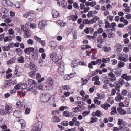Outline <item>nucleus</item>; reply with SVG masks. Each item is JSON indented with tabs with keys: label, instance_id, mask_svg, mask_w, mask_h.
I'll list each match as a JSON object with an SVG mask.
<instances>
[{
	"label": "nucleus",
	"instance_id": "a19ab883",
	"mask_svg": "<svg viewBox=\"0 0 131 131\" xmlns=\"http://www.w3.org/2000/svg\"><path fill=\"white\" fill-rule=\"evenodd\" d=\"M118 59L121 61H123L124 62H126L127 61V59L124 57L121 56H119L118 57Z\"/></svg>",
	"mask_w": 131,
	"mask_h": 131
},
{
	"label": "nucleus",
	"instance_id": "7ed1b4c3",
	"mask_svg": "<svg viewBox=\"0 0 131 131\" xmlns=\"http://www.w3.org/2000/svg\"><path fill=\"white\" fill-rule=\"evenodd\" d=\"M50 95L49 94H42L41 96V99L43 102H47L50 100Z\"/></svg>",
	"mask_w": 131,
	"mask_h": 131
},
{
	"label": "nucleus",
	"instance_id": "aec40b11",
	"mask_svg": "<svg viewBox=\"0 0 131 131\" xmlns=\"http://www.w3.org/2000/svg\"><path fill=\"white\" fill-rule=\"evenodd\" d=\"M116 25V24L115 22H113L111 23L110 25V28L111 29V31H114L115 30V27Z\"/></svg>",
	"mask_w": 131,
	"mask_h": 131
},
{
	"label": "nucleus",
	"instance_id": "4c0bfd02",
	"mask_svg": "<svg viewBox=\"0 0 131 131\" xmlns=\"http://www.w3.org/2000/svg\"><path fill=\"white\" fill-rule=\"evenodd\" d=\"M20 83V89H25L27 86V85L25 83L21 84V83Z\"/></svg>",
	"mask_w": 131,
	"mask_h": 131
},
{
	"label": "nucleus",
	"instance_id": "8fccbe9b",
	"mask_svg": "<svg viewBox=\"0 0 131 131\" xmlns=\"http://www.w3.org/2000/svg\"><path fill=\"white\" fill-rule=\"evenodd\" d=\"M32 58L34 60H36L38 58L37 53H34L32 55Z\"/></svg>",
	"mask_w": 131,
	"mask_h": 131
},
{
	"label": "nucleus",
	"instance_id": "f257e3e1",
	"mask_svg": "<svg viewBox=\"0 0 131 131\" xmlns=\"http://www.w3.org/2000/svg\"><path fill=\"white\" fill-rule=\"evenodd\" d=\"M61 53H58L57 52H53L50 56V58L56 64H58L60 61L62 57Z\"/></svg>",
	"mask_w": 131,
	"mask_h": 131
},
{
	"label": "nucleus",
	"instance_id": "20e7f679",
	"mask_svg": "<svg viewBox=\"0 0 131 131\" xmlns=\"http://www.w3.org/2000/svg\"><path fill=\"white\" fill-rule=\"evenodd\" d=\"M58 72L60 75H62L64 74V64L63 62L60 63L58 68Z\"/></svg>",
	"mask_w": 131,
	"mask_h": 131
},
{
	"label": "nucleus",
	"instance_id": "2eb2a0df",
	"mask_svg": "<svg viewBox=\"0 0 131 131\" xmlns=\"http://www.w3.org/2000/svg\"><path fill=\"white\" fill-rule=\"evenodd\" d=\"M34 50V49L33 47H29L25 49L24 51L25 53H27L28 52H31L33 51Z\"/></svg>",
	"mask_w": 131,
	"mask_h": 131
},
{
	"label": "nucleus",
	"instance_id": "f704fd0d",
	"mask_svg": "<svg viewBox=\"0 0 131 131\" xmlns=\"http://www.w3.org/2000/svg\"><path fill=\"white\" fill-rule=\"evenodd\" d=\"M98 99L97 97H94V102L96 104L100 105L101 104V102L98 100Z\"/></svg>",
	"mask_w": 131,
	"mask_h": 131
},
{
	"label": "nucleus",
	"instance_id": "13d9d810",
	"mask_svg": "<svg viewBox=\"0 0 131 131\" xmlns=\"http://www.w3.org/2000/svg\"><path fill=\"white\" fill-rule=\"evenodd\" d=\"M107 101L111 104H112L114 102L113 98L112 97H109Z\"/></svg>",
	"mask_w": 131,
	"mask_h": 131
},
{
	"label": "nucleus",
	"instance_id": "864d4df0",
	"mask_svg": "<svg viewBox=\"0 0 131 131\" xmlns=\"http://www.w3.org/2000/svg\"><path fill=\"white\" fill-rule=\"evenodd\" d=\"M98 41L100 43H102L103 42V38L102 37L101 35H100L97 39Z\"/></svg>",
	"mask_w": 131,
	"mask_h": 131
},
{
	"label": "nucleus",
	"instance_id": "a18cd8bd",
	"mask_svg": "<svg viewBox=\"0 0 131 131\" xmlns=\"http://www.w3.org/2000/svg\"><path fill=\"white\" fill-rule=\"evenodd\" d=\"M101 26L100 25H99V28L98 29L97 31H96L99 34H100L102 33L103 31V30L102 29L101 27Z\"/></svg>",
	"mask_w": 131,
	"mask_h": 131
},
{
	"label": "nucleus",
	"instance_id": "bf43d9fd",
	"mask_svg": "<svg viewBox=\"0 0 131 131\" xmlns=\"http://www.w3.org/2000/svg\"><path fill=\"white\" fill-rule=\"evenodd\" d=\"M108 37L109 38H111L114 36V34L112 32H110L107 34Z\"/></svg>",
	"mask_w": 131,
	"mask_h": 131
},
{
	"label": "nucleus",
	"instance_id": "0eeeda50",
	"mask_svg": "<svg viewBox=\"0 0 131 131\" xmlns=\"http://www.w3.org/2000/svg\"><path fill=\"white\" fill-rule=\"evenodd\" d=\"M80 8L81 10L83 9V12L86 13L90 9V8L89 7H86L85 5L84 4H80Z\"/></svg>",
	"mask_w": 131,
	"mask_h": 131
},
{
	"label": "nucleus",
	"instance_id": "4d7b16f0",
	"mask_svg": "<svg viewBox=\"0 0 131 131\" xmlns=\"http://www.w3.org/2000/svg\"><path fill=\"white\" fill-rule=\"evenodd\" d=\"M127 93V90L126 89H123L122 91V94L123 95L126 96Z\"/></svg>",
	"mask_w": 131,
	"mask_h": 131
},
{
	"label": "nucleus",
	"instance_id": "c756f323",
	"mask_svg": "<svg viewBox=\"0 0 131 131\" xmlns=\"http://www.w3.org/2000/svg\"><path fill=\"white\" fill-rule=\"evenodd\" d=\"M18 62L19 63H23L24 62V58L22 56L19 57L17 58Z\"/></svg>",
	"mask_w": 131,
	"mask_h": 131
},
{
	"label": "nucleus",
	"instance_id": "774afa93",
	"mask_svg": "<svg viewBox=\"0 0 131 131\" xmlns=\"http://www.w3.org/2000/svg\"><path fill=\"white\" fill-rule=\"evenodd\" d=\"M15 51L18 54H19L21 53V50L19 48H17L16 49Z\"/></svg>",
	"mask_w": 131,
	"mask_h": 131
},
{
	"label": "nucleus",
	"instance_id": "5701e85b",
	"mask_svg": "<svg viewBox=\"0 0 131 131\" xmlns=\"http://www.w3.org/2000/svg\"><path fill=\"white\" fill-rule=\"evenodd\" d=\"M21 114V112L18 111H15L13 113V115L14 116L17 118L19 117Z\"/></svg>",
	"mask_w": 131,
	"mask_h": 131
},
{
	"label": "nucleus",
	"instance_id": "c03bdc74",
	"mask_svg": "<svg viewBox=\"0 0 131 131\" xmlns=\"http://www.w3.org/2000/svg\"><path fill=\"white\" fill-rule=\"evenodd\" d=\"M2 49L4 51H8L9 50V48L8 46H3L2 47Z\"/></svg>",
	"mask_w": 131,
	"mask_h": 131
},
{
	"label": "nucleus",
	"instance_id": "09e8293b",
	"mask_svg": "<svg viewBox=\"0 0 131 131\" xmlns=\"http://www.w3.org/2000/svg\"><path fill=\"white\" fill-rule=\"evenodd\" d=\"M16 67H16L14 71V74L16 76H19L21 74L20 73L18 72V69L16 68Z\"/></svg>",
	"mask_w": 131,
	"mask_h": 131
},
{
	"label": "nucleus",
	"instance_id": "9b49d317",
	"mask_svg": "<svg viewBox=\"0 0 131 131\" xmlns=\"http://www.w3.org/2000/svg\"><path fill=\"white\" fill-rule=\"evenodd\" d=\"M102 115L101 111L99 110L96 111L95 112H93L92 113V115L94 116H95L98 117H100Z\"/></svg>",
	"mask_w": 131,
	"mask_h": 131
},
{
	"label": "nucleus",
	"instance_id": "7c9ffc66",
	"mask_svg": "<svg viewBox=\"0 0 131 131\" xmlns=\"http://www.w3.org/2000/svg\"><path fill=\"white\" fill-rule=\"evenodd\" d=\"M91 48V47L89 46L88 45L82 46L81 48L82 50H86L89 48Z\"/></svg>",
	"mask_w": 131,
	"mask_h": 131
},
{
	"label": "nucleus",
	"instance_id": "37998d69",
	"mask_svg": "<svg viewBox=\"0 0 131 131\" xmlns=\"http://www.w3.org/2000/svg\"><path fill=\"white\" fill-rule=\"evenodd\" d=\"M98 119L97 118L92 117L91 118V120L90 122L91 123L95 122L97 121Z\"/></svg>",
	"mask_w": 131,
	"mask_h": 131
},
{
	"label": "nucleus",
	"instance_id": "f03ea898",
	"mask_svg": "<svg viewBox=\"0 0 131 131\" xmlns=\"http://www.w3.org/2000/svg\"><path fill=\"white\" fill-rule=\"evenodd\" d=\"M42 126V123L39 121L34 124L32 127L31 131H40Z\"/></svg>",
	"mask_w": 131,
	"mask_h": 131
},
{
	"label": "nucleus",
	"instance_id": "c85d7f7f",
	"mask_svg": "<svg viewBox=\"0 0 131 131\" xmlns=\"http://www.w3.org/2000/svg\"><path fill=\"white\" fill-rule=\"evenodd\" d=\"M52 121L54 122H60V119L57 116H54L52 118Z\"/></svg>",
	"mask_w": 131,
	"mask_h": 131
},
{
	"label": "nucleus",
	"instance_id": "6e6552de",
	"mask_svg": "<svg viewBox=\"0 0 131 131\" xmlns=\"http://www.w3.org/2000/svg\"><path fill=\"white\" fill-rule=\"evenodd\" d=\"M46 25V21L44 20H42L39 22L38 24V26L40 30H42L44 28Z\"/></svg>",
	"mask_w": 131,
	"mask_h": 131
},
{
	"label": "nucleus",
	"instance_id": "e433bc0d",
	"mask_svg": "<svg viewBox=\"0 0 131 131\" xmlns=\"http://www.w3.org/2000/svg\"><path fill=\"white\" fill-rule=\"evenodd\" d=\"M104 51L105 52H110L111 50V48L109 47H104Z\"/></svg>",
	"mask_w": 131,
	"mask_h": 131
},
{
	"label": "nucleus",
	"instance_id": "69168bd1",
	"mask_svg": "<svg viewBox=\"0 0 131 131\" xmlns=\"http://www.w3.org/2000/svg\"><path fill=\"white\" fill-rule=\"evenodd\" d=\"M72 20L73 21H75L78 18V16L76 15H72Z\"/></svg>",
	"mask_w": 131,
	"mask_h": 131
},
{
	"label": "nucleus",
	"instance_id": "423d86ee",
	"mask_svg": "<svg viewBox=\"0 0 131 131\" xmlns=\"http://www.w3.org/2000/svg\"><path fill=\"white\" fill-rule=\"evenodd\" d=\"M124 97L120 93H116V96L115 99V100L117 102H120L124 99Z\"/></svg>",
	"mask_w": 131,
	"mask_h": 131
},
{
	"label": "nucleus",
	"instance_id": "dca6fc26",
	"mask_svg": "<svg viewBox=\"0 0 131 131\" xmlns=\"http://www.w3.org/2000/svg\"><path fill=\"white\" fill-rule=\"evenodd\" d=\"M117 110L121 115L125 114H126L127 112L125 110L122 109L121 108H119L117 109Z\"/></svg>",
	"mask_w": 131,
	"mask_h": 131
},
{
	"label": "nucleus",
	"instance_id": "a211bd4d",
	"mask_svg": "<svg viewBox=\"0 0 131 131\" xmlns=\"http://www.w3.org/2000/svg\"><path fill=\"white\" fill-rule=\"evenodd\" d=\"M56 23L59 24L61 27H63L66 25V23L63 22L62 20H58L56 21Z\"/></svg>",
	"mask_w": 131,
	"mask_h": 131
},
{
	"label": "nucleus",
	"instance_id": "bb28decb",
	"mask_svg": "<svg viewBox=\"0 0 131 131\" xmlns=\"http://www.w3.org/2000/svg\"><path fill=\"white\" fill-rule=\"evenodd\" d=\"M105 23V27L106 28H110V24L109 22L106 19L104 20Z\"/></svg>",
	"mask_w": 131,
	"mask_h": 131
},
{
	"label": "nucleus",
	"instance_id": "0e129e2a",
	"mask_svg": "<svg viewBox=\"0 0 131 131\" xmlns=\"http://www.w3.org/2000/svg\"><path fill=\"white\" fill-rule=\"evenodd\" d=\"M116 93V89L114 88L112 89L111 91V94L113 96L115 95Z\"/></svg>",
	"mask_w": 131,
	"mask_h": 131
},
{
	"label": "nucleus",
	"instance_id": "a878e982",
	"mask_svg": "<svg viewBox=\"0 0 131 131\" xmlns=\"http://www.w3.org/2000/svg\"><path fill=\"white\" fill-rule=\"evenodd\" d=\"M51 47L53 49H55L57 45V43L54 41H52L51 42Z\"/></svg>",
	"mask_w": 131,
	"mask_h": 131
},
{
	"label": "nucleus",
	"instance_id": "3c124183",
	"mask_svg": "<svg viewBox=\"0 0 131 131\" xmlns=\"http://www.w3.org/2000/svg\"><path fill=\"white\" fill-rule=\"evenodd\" d=\"M19 122L21 127L24 126V121L23 119H21L18 121Z\"/></svg>",
	"mask_w": 131,
	"mask_h": 131
},
{
	"label": "nucleus",
	"instance_id": "4468645a",
	"mask_svg": "<svg viewBox=\"0 0 131 131\" xmlns=\"http://www.w3.org/2000/svg\"><path fill=\"white\" fill-rule=\"evenodd\" d=\"M24 37L25 38H28L31 36V33L28 30H24Z\"/></svg>",
	"mask_w": 131,
	"mask_h": 131
},
{
	"label": "nucleus",
	"instance_id": "f8f14e48",
	"mask_svg": "<svg viewBox=\"0 0 131 131\" xmlns=\"http://www.w3.org/2000/svg\"><path fill=\"white\" fill-rule=\"evenodd\" d=\"M5 109L6 111V112L7 113L8 112L9 113H11L13 112L12 108L10 106L8 105H6L5 106Z\"/></svg>",
	"mask_w": 131,
	"mask_h": 131
},
{
	"label": "nucleus",
	"instance_id": "393cba45",
	"mask_svg": "<svg viewBox=\"0 0 131 131\" xmlns=\"http://www.w3.org/2000/svg\"><path fill=\"white\" fill-rule=\"evenodd\" d=\"M31 107V105L30 102H28L26 103L24 105L25 108H29Z\"/></svg>",
	"mask_w": 131,
	"mask_h": 131
},
{
	"label": "nucleus",
	"instance_id": "58836bf2",
	"mask_svg": "<svg viewBox=\"0 0 131 131\" xmlns=\"http://www.w3.org/2000/svg\"><path fill=\"white\" fill-rule=\"evenodd\" d=\"M70 113L68 111H65L63 113V115L67 117L70 116Z\"/></svg>",
	"mask_w": 131,
	"mask_h": 131
},
{
	"label": "nucleus",
	"instance_id": "ddd939ff",
	"mask_svg": "<svg viewBox=\"0 0 131 131\" xmlns=\"http://www.w3.org/2000/svg\"><path fill=\"white\" fill-rule=\"evenodd\" d=\"M34 13V12L33 11H31L29 12L25 13L23 14V16L25 18H27L30 15L33 14Z\"/></svg>",
	"mask_w": 131,
	"mask_h": 131
},
{
	"label": "nucleus",
	"instance_id": "72a5a7b5",
	"mask_svg": "<svg viewBox=\"0 0 131 131\" xmlns=\"http://www.w3.org/2000/svg\"><path fill=\"white\" fill-rule=\"evenodd\" d=\"M117 113L116 109L115 107H113L112 108V111L110 112V114L111 115H114L115 114Z\"/></svg>",
	"mask_w": 131,
	"mask_h": 131
},
{
	"label": "nucleus",
	"instance_id": "473e14b6",
	"mask_svg": "<svg viewBox=\"0 0 131 131\" xmlns=\"http://www.w3.org/2000/svg\"><path fill=\"white\" fill-rule=\"evenodd\" d=\"M125 63L122 61H119L118 62V68H121L122 67H124L125 66Z\"/></svg>",
	"mask_w": 131,
	"mask_h": 131
},
{
	"label": "nucleus",
	"instance_id": "6ab92c4d",
	"mask_svg": "<svg viewBox=\"0 0 131 131\" xmlns=\"http://www.w3.org/2000/svg\"><path fill=\"white\" fill-rule=\"evenodd\" d=\"M100 106L102 107L106 110H107L111 106L110 105L107 103H105L103 105H101Z\"/></svg>",
	"mask_w": 131,
	"mask_h": 131
},
{
	"label": "nucleus",
	"instance_id": "4be33fe9",
	"mask_svg": "<svg viewBox=\"0 0 131 131\" xmlns=\"http://www.w3.org/2000/svg\"><path fill=\"white\" fill-rule=\"evenodd\" d=\"M54 80L51 78H49L48 79L47 82L51 86H52L53 84Z\"/></svg>",
	"mask_w": 131,
	"mask_h": 131
},
{
	"label": "nucleus",
	"instance_id": "79ce46f5",
	"mask_svg": "<svg viewBox=\"0 0 131 131\" xmlns=\"http://www.w3.org/2000/svg\"><path fill=\"white\" fill-rule=\"evenodd\" d=\"M90 113V111L89 110L85 111H83L82 113V115L83 117H85L87 116Z\"/></svg>",
	"mask_w": 131,
	"mask_h": 131
},
{
	"label": "nucleus",
	"instance_id": "1a4fd4ad",
	"mask_svg": "<svg viewBox=\"0 0 131 131\" xmlns=\"http://www.w3.org/2000/svg\"><path fill=\"white\" fill-rule=\"evenodd\" d=\"M30 88L31 89V91L32 92L34 95H36L37 94L38 91L37 90V86H30Z\"/></svg>",
	"mask_w": 131,
	"mask_h": 131
},
{
	"label": "nucleus",
	"instance_id": "9d476101",
	"mask_svg": "<svg viewBox=\"0 0 131 131\" xmlns=\"http://www.w3.org/2000/svg\"><path fill=\"white\" fill-rule=\"evenodd\" d=\"M121 78L123 79H124L128 81L131 80V76H128L127 74H123L122 75Z\"/></svg>",
	"mask_w": 131,
	"mask_h": 131
},
{
	"label": "nucleus",
	"instance_id": "603ef678",
	"mask_svg": "<svg viewBox=\"0 0 131 131\" xmlns=\"http://www.w3.org/2000/svg\"><path fill=\"white\" fill-rule=\"evenodd\" d=\"M110 59L109 58L106 59L103 58L102 60V62L105 63H107L110 61Z\"/></svg>",
	"mask_w": 131,
	"mask_h": 131
},
{
	"label": "nucleus",
	"instance_id": "49530a36",
	"mask_svg": "<svg viewBox=\"0 0 131 131\" xmlns=\"http://www.w3.org/2000/svg\"><path fill=\"white\" fill-rule=\"evenodd\" d=\"M2 5L4 6H7L8 4L7 0H3L2 2Z\"/></svg>",
	"mask_w": 131,
	"mask_h": 131
},
{
	"label": "nucleus",
	"instance_id": "cd10ccee",
	"mask_svg": "<svg viewBox=\"0 0 131 131\" xmlns=\"http://www.w3.org/2000/svg\"><path fill=\"white\" fill-rule=\"evenodd\" d=\"M97 96H98V98L100 100L104 99L105 95L104 94L100 93H97Z\"/></svg>",
	"mask_w": 131,
	"mask_h": 131
},
{
	"label": "nucleus",
	"instance_id": "39448f33",
	"mask_svg": "<svg viewBox=\"0 0 131 131\" xmlns=\"http://www.w3.org/2000/svg\"><path fill=\"white\" fill-rule=\"evenodd\" d=\"M28 68L30 70L32 71H36L37 68L35 64L32 62H30L28 66Z\"/></svg>",
	"mask_w": 131,
	"mask_h": 131
},
{
	"label": "nucleus",
	"instance_id": "f3484780",
	"mask_svg": "<svg viewBox=\"0 0 131 131\" xmlns=\"http://www.w3.org/2000/svg\"><path fill=\"white\" fill-rule=\"evenodd\" d=\"M72 121L74 122V124L75 126L79 127L80 125L79 122L77 121V118L74 117L72 119Z\"/></svg>",
	"mask_w": 131,
	"mask_h": 131
},
{
	"label": "nucleus",
	"instance_id": "c9c22d12",
	"mask_svg": "<svg viewBox=\"0 0 131 131\" xmlns=\"http://www.w3.org/2000/svg\"><path fill=\"white\" fill-rule=\"evenodd\" d=\"M35 71H30L28 73V75L31 77L32 78H34L35 75Z\"/></svg>",
	"mask_w": 131,
	"mask_h": 131
},
{
	"label": "nucleus",
	"instance_id": "2f4dec72",
	"mask_svg": "<svg viewBox=\"0 0 131 131\" xmlns=\"http://www.w3.org/2000/svg\"><path fill=\"white\" fill-rule=\"evenodd\" d=\"M77 61L76 60L73 61L71 63V66L73 68H74L75 67L77 66L78 65Z\"/></svg>",
	"mask_w": 131,
	"mask_h": 131
},
{
	"label": "nucleus",
	"instance_id": "5fc2aeb1",
	"mask_svg": "<svg viewBox=\"0 0 131 131\" xmlns=\"http://www.w3.org/2000/svg\"><path fill=\"white\" fill-rule=\"evenodd\" d=\"M129 51V49L128 47H125L124 48L123 51L125 53H127Z\"/></svg>",
	"mask_w": 131,
	"mask_h": 131
},
{
	"label": "nucleus",
	"instance_id": "338daca9",
	"mask_svg": "<svg viewBox=\"0 0 131 131\" xmlns=\"http://www.w3.org/2000/svg\"><path fill=\"white\" fill-rule=\"evenodd\" d=\"M34 37L35 40L39 42H41V39L39 37L35 35L34 36Z\"/></svg>",
	"mask_w": 131,
	"mask_h": 131
},
{
	"label": "nucleus",
	"instance_id": "6e6d98bb",
	"mask_svg": "<svg viewBox=\"0 0 131 131\" xmlns=\"http://www.w3.org/2000/svg\"><path fill=\"white\" fill-rule=\"evenodd\" d=\"M6 114H7V112H5L4 110L3 109H0V115H3Z\"/></svg>",
	"mask_w": 131,
	"mask_h": 131
},
{
	"label": "nucleus",
	"instance_id": "b1692460",
	"mask_svg": "<svg viewBox=\"0 0 131 131\" xmlns=\"http://www.w3.org/2000/svg\"><path fill=\"white\" fill-rule=\"evenodd\" d=\"M59 13L57 11L55 10H53V17L54 18H56L57 17L59 16Z\"/></svg>",
	"mask_w": 131,
	"mask_h": 131
},
{
	"label": "nucleus",
	"instance_id": "412c9836",
	"mask_svg": "<svg viewBox=\"0 0 131 131\" xmlns=\"http://www.w3.org/2000/svg\"><path fill=\"white\" fill-rule=\"evenodd\" d=\"M15 61V58H12L11 59L9 60L7 62V64L9 65L11 64L14 63Z\"/></svg>",
	"mask_w": 131,
	"mask_h": 131
},
{
	"label": "nucleus",
	"instance_id": "680f3d73",
	"mask_svg": "<svg viewBox=\"0 0 131 131\" xmlns=\"http://www.w3.org/2000/svg\"><path fill=\"white\" fill-rule=\"evenodd\" d=\"M27 43L28 44L32 45L34 43L33 40L31 39H28L27 41Z\"/></svg>",
	"mask_w": 131,
	"mask_h": 131
},
{
	"label": "nucleus",
	"instance_id": "de8ad7c7",
	"mask_svg": "<svg viewBox=\"0 0 131 131\" xmlns=\"http://www.w3.org/2000/svg\"><path fill=\"white\" fill-rule=\"evenodd\" d=\"M93 11L91 10L89 11L87 14V16L88 18L93 17Z\"/></svg>",
	"mask_w": 131,
	"mask_h": 131
},
{
	"label": "nucleus",
	"instance_id": "052dcab7",
	"mask_svg": "<svg viewBox=\"0 0 131 131\" xmlns=\"http://www.w3.org/2000/svg\"><path fill=\"white\" fill-rule=\"evenodd\" d=\"M107 18L111 22L113 21V17L112 16L109 15L107 17Z\"/></svg>",
	"mask_w": 131,
	"mask_h": 131
},
{
	"label": "nucleus",
	"instance_id": "e2e57ef3",
	"mask_svg": "<svg viewBox=\"0 0 131 131\" xmlns=\"http://www.w3.org/2000/svg\"><path fill=\"white\" fill-rule=\"evenodd\" d=\"M72 110L75 113H78L79 111V108L77 107L75 108L73 107Z\"/></svg>",
	"mask_w": 131,
	"mask_h": 131
},
{
	"label": "nucleus",
	"instance_id": "ea45409f",
	"mask_svg": "<svg viewBox=\"0 0 131 131\" xmlns=\"http://www.w3.org/2000/svg\"><path fill=\"white\" fill-rule=\"evenodd\" d=\"M16 107L18 108H20L21 107L22 105L21 104L20 101H18L16 103Z\"/></svg>",
	"mask_w": 131,
	"mask_h": 131
}]
</instances>
